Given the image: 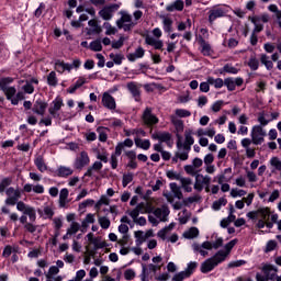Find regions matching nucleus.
<instances>
[{
	"mask_svg": "<svg viewBox=\"0 0 281 281\" xmlns=\"http://www.w3.org/2000/svg\"><path fill=\"white\" fill-rule=\"evenodd\" d=\"M143 122L147 126H153V124H157L159 122V119L153 114V109L146 108L144 113H143Z\"/></svg>",
	"mask_w": 281,
	"mask_h": 281,
	"instance_id": "f8f14e48",
	"label": "nucleus"
},
{
	"mask_svg": "<svg viewBox=\"0 0 281 281\" xmlns=\"http://www.w3.org/2000/svg\"><path fill=\"white\" fill-rule=\"evenodd\" d=\"M111 60H113L114 65H122V60H124V56L122 54H110Z\"/></svg>",
	"mask_w": 281,
	"mask_h": 281,
	"instance_id": "774afa93",
	"label": "nucleus"
},
{
	"mask_svg": "<svg viewBox=\"0 0 281 281\" xmlns=\"http://www.w3.org/2000/svg\"><path fill=\"white\" fill-rule=\"evenodd\" d=\"M221 262H223V257L215 254L213 257L202 262L200 270L202 273H210V271H214V269H216Z\"/></svg>",
	"mask_w": 281,
	"mask_h": 281,
	"instance_id": "20e7f679",
	"label": "nucleus"
},
{
	"mask_svg": "<svg viewBox=\"0 0 281 281\" xmlns=\"http://www.w3.org/2000/svg\"><path fill=\"white\" fill-rule=\"evenodd\" d=\"M16 210L18 212H21L23 215L29 216L31 223H34V221H36V209L26 204L25 202L19 201L16 203Z\"/></svg>",
	"mask_w": 281,
	"mask_h": 281,
	"instance_id": "0eeeda50",
	"label": "nucleus"
},
{
	"mask_svg": "<svg viewBox=\"0 0 281 281\" xmlns=\"http://www.w3.org/2000/svg\"><path fill=\"white\" fill-rule=\"evenodd\" d=\"M154 216L158 218V221L166 223L168 221V216H170V209L167 205H162L154 211Z\"/></svg>",
	"mask_w": 281,
	"mask_h": 281,
	"instance_id": "2eb2a0df",
	"label": "nucleus"
},
{
	"mask_svg": "<svg viewBox=\"0 0 281 281\" xmlns=\"http://www.w3.org/2000/svg\"><path fill=\"white\" fill-rule=\"evenodd\" d=\"M210 183H212V178L210 176H203V173H198L193 188L194 190H196V192H203V188H205L206 192H210Z\"/></svg>",
	"mask_w": 281,
	"mask_h": 281,
	"instance_id": "423d86ee",
	"label": "nucleus"
},
{
	"mask_svg": "<svg viewBox=\"0 0 281 281\" xmlns=\"http://www.w3.org/2000/svg\"><path fill=\"white\" fill-rule=\"evenodd\" d=\"M260 63L261 65H263L266 67V69L268 71H271V69H273V61L271 60V58L269 57V55L267 54H261L260 55Z\"/></svg>",
	"mask_w": 281,
	"mask_h": 281,
	"instance_id": "a19ab883",
	"label": "nucleus"
},
{
	"mask_svg": "<svg viewBox=\"0 0 281 281\" xmlns=\"http://www.w3.org/2000/svg\"><path fill=\"white\" fill-rule=\"evenodd\" d=\"M151 137L153 139H157L159 144H168V142H170V139L172 138V136L168 132L156 133L153 134Z\"/></svg>",
	"mask_w": 281,
	"mask_h": 281,
	"instance_id": "473e14b6",
	"label": "nucleus"
},
{
	"mask_svg": "<svg viewBox=\"0 0 281 281\" xmlns=\"http://www.w3.org/2000/svg\"><path fill=\"white\" fill-rule=\"evenodd\" d=\"M139 214H146V203L142 202L136 205V207L128 212L131 218L139 216Z\"/></svg>",
	"mask_w": 281,
	"mask_h": 281,
	"instance_id": "c756f323",
	"label": "nucleus"
},
{
	"mask_svg": "<svg viewBox=\"0 0 281 281\" xmlns=\"http://www.w3.org/2000/svg\"><path fill=\"white\" fill-rule=\"evenodd\" d=\"M101 104L104 106V109H108V111H115V109H117L115 98H113V95H111L109 92H104L102 94Z\"/></svg>",
	"mask_w": 281,
	"mask_h": 281,
	"instance_id": "9d476101",
	"label": "nucleus"
},
{
	"mask_svg": "<svg viewBox=\"0 0 281 281\" xmlns=\"http://www.w3.org/2000/svg\"><path fill=\"white\" fill-rule=\"evenodd\" d=\"M134 237L136 238V245L137 247H139L140 245H144V243H146V234L144 233V231H136L134 233Z\"/></svg>",
	"mask_w": 281,
	"mask_h": 281,
	"instance_id": "09e8293b",
	"label": "nucleus"
},
{
	"mask_svg": "<svg viewBox=\"0 0 281 281\" xmlns=\"http://www.w3.org/2000/svg\"><path fill=\"white\" fill-rule=\"evenodd\" d=\"M198 43L201 47L200 52L203 56H210L212 54V46L202 36L198 38Z\"/></svg>",
	"mask_w": 281,
	"mask_h": 281,
	"instance_id": "b1692460",
	"label": "nucleus"
},
{
	"mask_svg": "<svg viewBox=\"0 0 281 281\" xmlns=\"http://www.w3.org/2000/svg\"><path fill=\"white\" fill-rule=\"evenodd\" d=\"M9 186H12V178H3L0 181V194H3L5 189L9 188Z\"/></svg>",
	"mask_w": 281,
	"mask_h": 281,
	"instance_id": "052dcab7",
	"label": "nucleus"
},
{
	"mask_svg": "<svg viewBox=\"0 0 281 281\" xmlns=\"http://www.w3.org/2000/svg\"><path fill=\"white\" fill-rule=\"evenodd\" d=\"M98 223L102 229H109L111 227V220L106 216H99Z\"/></svg>",
	"mask_w": 281,
	"mask_h": 281,
	"instance_id": "5fc2aeb1",
	"label": "nucleus"
},
{
	"mask_svg": "<svg viewBox=\"0 0 281 281\" xmlns=\"http://www.w3.org/2000/svg\"><path fill=\"white\" fill-rule=\"evenodd\" d=\"M103 27L105 30L106 36H113L115 34H117V29H115V26L111 25V23H109V22H104Z\"/></svg>",
	"mask_w": 281,
	"mask_h": 281,
	"instance_id": "603ef678",
	"label": "nucleus"
},
{
	"mask_svg": "<svg viewBox=\"0 0 281 281\" xmlns=\"http://www.w3.org/2000/svg\"><path fill=\"white\" fill-rule=\"evenodd\" d=\"M187 278H190V274L187 273L186 270H183V271H180V272L176 273L172 277V281H183V280H187Z\"/></svg>",
	"mask_w": 281,
	"mask_h": 281,
	"instance_id": "e2e57ef3",
	"label": "nucleus"
},
{
	"mask_svg": "<svg viewBox=\"0 0 281 281\" xmlns=\"http://www.w3.org/2000/svg\"><path fill=\"white\" fill-rule=\"evenodd\" d=\"M133 139L131 138H126L125 140L119 143L116 146H115V150H116V155H122V151L125 149V148H133Z\"/></svg>",
	"mask_w": 281,
	"mask_h": 281,
	"instance_id": "2f4dec72",
	"label": "nucleus"
},
{
	"mask_svg": "<svg viewBox=\"0 0 281 281\" xmlns=\"http://www.w3.org/2000/svg\"><path fill=\"white\" fill-rule=\"evenodd\" d=\"M224 86L228 89V91H236V82L234 78L224 79Z\"/></svg>",
	"mask_w": 281,
	"mask_h": 281,
	"instance_id": "0e129e2a",
	"label": "nucleus"
},
{
	"mask_svg": "<svg viewBox=\"0 0 281 281\" xmlns=\"http://www.w3.org/2000/svg\"><path fill=\"white\" fill-rule=\"evenodd\" d=\"M134 143L137 148H142L143 150H148L150 148V139L135 137Z\"/></svg>",
	"mask_w": 281,
	"mask_h": 281,
	"instance_id": "58836bf2",
	"label": "nucleus"
},
{
	"mask_svg": "<svg viewBox=\"0 0 281 281\" xmlns=\"http://www.w3.org/2000/svg\"><path fill=\"white\" fill-rule=\"evenodd\" d=\"M173 229H175V223H170L168 226L160 229L157 233V236H158V238H161V240H166V236H168V234H170V232L173 231Z\"/></svg>",
	"mask_w": 281,
	"mask_h": 281,
	"instance_id": "c03bdc74",
	"label": "nucleus"
},
{
	"mask_svg": "<svg viewBox=\"0 0 281 281\" xmlns=\"http://www.w3.org/2000/svg\"><path fill=\"white\" fill-rule=\"evenodd\" d=\"M250 22L255 25V29L252 31V34H258L265 30V26L260 24V18L259 16H252L250 18Z\"/></svg>",
	"mask_w": 281,
	"mask_h": 281,
	"instance_id": "a18cd8bd",
	"label": "nucleus"
},
{
	"mask_svg": "<svg viewBox=\"0 0 281 281\" xmlns=\"http://www.w3.org/2000/svg\"><path fill=\"white\" fill-rule=\"evenodd\" d=\"M198 236H199V228L196 227H191L183 233V237L189 240H192V238H196Z\"/></svg>",
	"mask_w": 281,
	"mask_h": 281,
	"instance_id": "8fccbe9b",
	"label": "nucleus"
},
{
	"mask_svg": "<svg viewBox=\"0 0 281 281\" xmlns=\"http://www.w3.org/2000/svg\"><path fill=\"white\" fill-rule=\"evenodd\" d=\"M86 229L82 228V224L78 222H71L70 226L67 228V236H74L78 234V232H85Z\"/></svg>",
	"mask_w": 281,
	"mask_h": 281,
	"instance_id": "c85d7f7f",
	"label": "nucleus"
},
{
	"mask_svg": "<svg viewBox=\"0 0 281 281\" xmlns=\"http://www.w3.org/2000/svg\"><path fill=\"white\" fill-rule=\"evenodd\" d=\"M225 16V9L215 7L209 11V22L213 23L216 19Z\"/></svg>",
	"mask_w": 281,
	"mask_h": 281,
	"instance_id": "a211bd4d",
	"label": "nucleus"
},
{
	"mask_svg": "<svg viewBox=\"0 0 281 281\" xmlns=\"http://www.w3.org/2000/svg\"><path fill=\"white\" fill-rule=\"evenodd\" d=\"M193 251H198L201 254L203 257L207 256V251L212 249V243L210 241H204L202 245L199 244H193L192 245Z\"/></svg>",
	"mask_w": 281,
	"mask_h": 281,
	"instance_id": "f3484780",
	"label": "nucleus"
},
{
	"mask_svg": "<svg viewBox=\"0 0 281 281\" xmlns=\"http://www.w3.org/2000/svg\"><path fill=\"white\" fill-rule=\"evenodd\" d=\"M69 190L64 188L59 193V207H67V203H69Z\"/></svg>",
	"mask_w": 281,
	"mask_h": 281,
	"instance_id": "72a5a7b5",
	"label": "nucleus"
},
{
	"mask_svg": "<svg viewBox=\"0 0 281 281\" xmlns=\"http://www.w3.org/2000/svg\"><path fill=\"white\" fill-rule=\"evenodd\" d=\"M97 159H99V161H103V164H109V153H106V150L102 149H98L97 150Z\"/></svg>",
	"mask_w": 281,
	"mask_h": 281,
	"instance_id": "13d9d810",
	"label": "nucleus"
},
{
	"mask_svg": "<svg viewBox=\"0 0 281 281\" xmlns=\"http://www.w3.org/2000/svg\"><path fill=\"white\" fill-rule=\"evenodd\" d=\"M34 164L40 172H45L47 170V164H45V159L43 158V156H36L34 159Z\"/></svg>",
	"mask_w": 281,
	"mask_h": 281,
	"instance_id": "ea45409f",
	"label": "nucleus"
},
{
	"mask_svg": "<svg viewBox=\"0 0 281 281\" xmlns=\"http://www.w3.org/2000/svg\"><path fill=\"white\" fill-rule=\"evenodd\" d=\"M102 168H103V165H102V161H94L93 164H92V166H90L88 169H87V171H86V173H85V177H95V175L98 173V172H100V170H102Z\"/></svg>",
	"mask_w": 281,
	"mask_h": 281,
	"instance_id": "412c9836",
	"label": "nucleus"
},
{
	"mask_svg": "<svg viewBox=\"0 0 281 281\" xmlns=\"http://www.w3.org/2000/svg\"><path fill=\"white\" fill-rule=\"evenodd\" d=\"M23 190L27 193L30 192H35V194H43V192H45V187H43V184H31V183H26L23 187Z\"/></svg>",
	"mask_w": 281,
	"mask_h": 281,
	"instance_id": "393cba45",
	"label": "nucleus"
},
{
	"mask_svg": "<svg viewBox=\"0 0 281 281\" xmlns=\"http://www.w3.org/2000/svg\"><path fill=\"white\" fill-rule=\"evenodd\" d=\"M247 66L251 71H258L260 67V59L256 57V55H251L250 58L247 61Z\"/></svg>",
	"mask_w": 281,
	"mask_h": 281,
	"instance_id": "4c0bfd02",
	"label": "nucleus"
},
{
	"mask_svg": "<svg viewBox=\"0 0 281 281\" xmlns=\"http://www.w3.org/2000/svg\"><path fill=\"white\" fill-rule=\"evenodd\" d=\"M218 184L229 183L232 181V167L224 169L220 175L214 178Z\"/></svg>",
	"mask_w": 281,
	"mask_h": 281,
	"instance_id": "ddd939ff",
	"label": "nucleus"
},
{
	"mask_svg": "<svg viewBox=\"0 0 281 281\" xmlns=\"http://www.w3.org/2000/svg\"><path fill=\"white\" fill-rule=\"evenodd\" d=\"M135 25H137V22L133 20V15L126 11H121V18L116 21V27L124 32H131Z\"/></svg>",
	"mask_w": 281,
	"mask_h": 281,
	"instance_id": "7ed1b4c3",
	"label": "nucleus"
},
{
	"mask_svg": "<svg viewBox=\"0 0 281 281\" xmlns=\"http://www.w3.org/2000/svg\"><path fill=\"white\" fill-rule=\"evenodd\" d=\"M250 137L255 146H260L265 143L267 131L262 128V125H254L250 132Z\"/></svg>",
	"mask_w": 281,
	"mask_h": 281,
	"instance_id": "39448f33",
	"label": "nucleus"
},
{
	"mask_svg": "<svg viewBox=\"0 0 281 281\" xmlns=\"http://www.w3.org/2000/svg\"><path fill=\"white\" fill-rule=\"evenodd\" d=\"M55 69L58 71V74H65V71H71V69H74V65L57 59L55 61Z\"/></svg>",
	"mask_w": 281,
	"mask_h": 281,
	"instance_id": "5701e85b",
	"label": "nucleus"
},
{
	"mask_svg": "<svg viewBox=\"0 0 281 281\" xmlns=\"http://www.w3.org/2000/svg\"><path fill=\"white\" fill-rule=\"evenodd\" d=\"M5 194L8 196L4 201L5 205H16L19 203V199H21V191L12 187L5 190Z\"/></svg>",
	"mask_w": 281,
	"mask_h": 281,
	"instance_id": "1a4fd4ad",
	"label": "nucleus"
},
{
	"mask_svg": "<svg viewBox=\"0 0 281 281\" xmlns=\"http://www.w3.org/2000/svg\"><path fill=\"white\" fill-rule=\"evenodd\" d=\"M151 262L148 266L149 271H151V273H156L157 271H161V267H164V258H161V256H156L153 257Z\"/></svg>",
	"mask_w": 281,
	"mask_h": 281,
	"instance_id": "aec40b11",
	"label": "nucleus"
},
{
	"mask_svg": "<svg viewBox=\"0 0 281 281\" xmlns=\"http://www.w3.org/2000/svg\"><path fill=\"white\" fill-rule=\"evenodd\" d=\"M184 172L190 175V177H196L199 175V170H196L193 165H186Z\"/></svg>",
	"mask_w": 281,
	"mask_h": 281,
	"instance_id": "69168bd1",
	"label": "nucleus"
},
{
	"mask_svg": "<svg viewBox=\"0 0 281 281\" xmlns=\"http://www.w3.org/2000/svg\"><path fill=\"white\" fill-rule=\"evenodd\" d=\"M47 103H45L43 100H37L33 105V113H36V115H45Z\"/></svg>",
	"mask_w": 281,
	"mask_h": 281,
	"instance_id": "a878e982",
	"label": "nucleus"
},
{
	"mask_svg": "<svg viewBox=\"0 0 281 281\" xmlns=\"http://www.w3.org/2000/svg\"><path fill=\"white\" fill-rule=\"evenodd\" d=\"M117 10H120V4H108L99 11V16L103 19V21H111Z\"/></svg>",
	"mask_w": 281,
	"mask_h": 281,
	"instance_id": "6e6552de",
	"label": "nucleus"
},
{
	"mask_svg": "<svg viewBox=\"0 0 281 281\" xmlns=\"http://www.w3.org/2000/svg\"><path fill=\"white\" fill-rule=\"evenodd\" d=\"M162 29H164V32H166L167 34H170V32H172V19L164 18Z\"/></svg>",
	"mask_w": 281,
	"mask_h": 281,
	"instance_id": "4d7b16f0",
	"label": "nucleus"
},
{
	"mask_svg": "<svg viewBox=\"0 0 281 281\" xmlns=\"http://www.w3.org/2000/svg\"><path fill=\"white\" fill-rule=\"evenodd\" d=\"M89 27L91 29H86L88 36H91V34H100L102 30L100 29V25H98V21L95 20H90L88 22Z\"/></svg>",
	"mask_w": 281,
	"mask_h": 281,
	"instance_id": "e433bc0d",
	"label": "nucleus"
},
{
	"mask_svg": "<svg viewBox=\"0 0 281 281\" xmlns=\"http://www.w3.org/2000/svg\"><path fill=\"white\" fill-rule=\"evenodd\" d=\"M146 50H144L142 47H138L134 53L127 55V60H130V63H135L137 58H144Z\"/></svg>",
	"mask_w": 281,
	"mask_h": 281,
	"instance_id": "c9c22d12",
	"label": "nucleus"
},
{
	"mask_svg": "<svg viewBox=\"0 0 281 281\" xmlns=\"http://www.w3.org/2000/svg\"><path fill=\"white\" fill-rule=\"evenodd\" d=\"M127 89H128L130 93L133 95L135 102H139L140 95H142V90H140L142 86H139L135 81H131L127 83Z\"/></svg>",
	"mask_w": 281,
	"mask_h": 281,
	"instance_id": "4468645a",
	"label": "nucleus"
},
{
	"mask_svg": "<svg viewBox=\"0 0 281 281\" xmlns=\"http://www.w3.org/2000/svg\"><path fill=\"white\" fill-rule=\"evenodd\" d=\"M257 216H259L260 221H269L273 214H271V209L260 207L257 210Z\"/></svg>",
	"mask_w": 281,
	"mask_h": 281,
	"instance_id": "f704fd0d",
	"label": "nucleus"
},
{
	"mask_svg": "<svg viewBox=\"0 0 281 281\" xmlns=\"http://www.w3.org/2000/svg\"><path fill=\"white\" fill-rule=\"evenodd\" d=\"M89 164H91L89 154L87 151H81L76 158L74 167L76 168V170H82V168H86V166H89Z\"/></svg>",
	"mask_w": 281,
	"mask_h": 281,
	"instance_id": "9b49d317",
	"label": "nucleus"
},
{
	"mask_svg": "<svg viewBox=\"0 0 281 281\" xmlns=\"http://www.w3.org/2000/svg\"><path fill=\"white\" fill-rule=\"evenodd\" d=\"M145 43L147 45H150L151 47H154V49H162L164 48V41L157 40L153 36H147L145 38Z\"/></svg>",
	"mask_w": 281,
	"mask_h": 281,
	"instance_id": "7c9ffc66",
	"label": "nucleus"
},
{
	"mask_svg": "<svg viewBox=\"0 0 281 281\" xmlns=\"http://www.w3.org/2000/svg\"><path fill=\"white\" fill-rule=\"evenodd\" d=\"M44 218H53L54 217V207L52 205L45 204L43 209V214Z\"/></svg>",
	"mask_w": 281,
	"mask_h": 281,
	"instance_id": "bf43d9fd",
	"label": "nucleus"
},
{
	"mask_svg": "<svg viewBox=\"0 0 281 281\" xmlns=\"http://www.w3.org/2000/svg\"><path fill=\"white\" fill-rule=\"evenodd\" d=\"M181 148H183L184 153L189 155L190 150H192V145H188V143H183V140H181V137H178L177 149L181 150Z\"/></svg>",
	"mask_w": 281,
	"mask_h": 281,
	"instance_id": "864d4df0",
	"label": "nucleus"
},
{
	"mask_svg": "<svg viewBox=\"0 0 281 281\" xmlns=\"http://www.w3.org/2000/svg\"><path fill=\"white\" fill-rule=\"evenodd\" d=\"M237 244H238V239L231 240L224 246V250L217 251L216 255L221 256L223 258V262H225V260L227 259V256L232 254V249H234V247H236Z\"/></svg>",
	"mask_w": 281,
	"mask_h": 281,
	"instance_id": "dca6fc26",
	"label": "nucleus"
},
{
	"mask_svg": "<svg viewBox=\"0 0 281 281\" xmlns=\"http://www.w3.org/2000/svg\"><path fill=\"white\" fill-rule=\"evenodd\" d=\"M181 183V188L184 192H192V178H183L179 180Z\"/></svg>",
	"mask_w": 281,
	"mask_h": 281,
	"instance_id": "de8ad7c7",
	"label": "nucleus"
},
{
	"mask_svg": "<svg viewBox=\"0 0 281 281\" xmlns=\"http://www.w3.org/2000/svg\"><path fill=\"white\" fill-rule=\"evenodd\" d=\"M93 223H95V214L88 213L81 222V227L82 229H87L89 225H93Z\"/></svg>",
	"mask_w": 281,
	"mask_h": 281,
	"instance_id": "37998d69",
	"label": "nucleus"
},
{
	"mask_svg": "<svg viewBox=\"0 0 281 281\" xmlns=\"http://www.w3.org/2000/svg\"><path fill=\"white\" fill-rule=\"evenodd\" d=\"M153 148L156 153H160L164 161H170V157H172V155L169 151L164 150V144L161 143L154 144Z\"/></svg>",
	"mask_w": 281,
	"mask_h": 281,
	"instance_id": "bb28decb",
	"label": "nucleus"
},
{
	"mask_svg": "<svg viewBox=\"0 0 281 281\" xmlns=\"http://www.w3.org/2000/svg\"><path fill=\"white\" fill-rule=\"evenodd\" d=\"M170 191L164 192L165 199L172 205L173 210H181L183 207V203L175 202V199L181 201L183 199V192L181 191V187H178L177 182H171L169 184Z\"/></svg>",
	"mask_w": 281,
	"mask_h": 281,
	"instance_id": "f03ea898",
	"label": "nucleus"
},
{
	"mask_svg": "<svg viewBox=\"0 0 281 281\" xmlns=\"http://www.w3.org/2000/svg\"><path fill=\"white\" fill-rule=\"evenodd\" d=\"M12 82H14V78L12 77L0 78V91L4 93L7 100H9L13 106H18L21 100H25V93H23V91L16 92V87L11 86Z\"/></svg>",
	"mask_w": 281,
	"mask_h": 281,
	"instance_id": "f257e3e1",
	"label": "nucleus"
},
{
	"mask_svg": "<svg viewBox=\"0 0 281 281\" xmlns=\"http://www.w3.org/2000/svg\"><path fill=\"white\" fill-rule=\"evenodd\" d=\"M47 85L48 87H58V77L56 76V71H50L48 74Z\"/></svg>",
	"mask_w": 281,
	"mask_h": 281,
	"instance_id": "3c124183",
	"label": "nucleus"
},
{
	"mask_svg": "<svg viewBox=\"0 0 281 281\" xmlns=\"http://www.w3.org/2000/svg\"><path fill=\"white\" fill-rule=\"evenodd\" d=\"M186 3L183 0H176L166 7L167 12H183Z\"/></svg>",
	"mask_w": 281,
	"mask_h": 281,
	"instance_id": "4be33fe9",
	"label": "nucleus"
},
{
	"mask_svg": "<svg viewBox=\"0 0 281 281\" xmlns=\"http://www.w3.org/2000/svg\"><path fill=\"white\" fill-rule=\"evenodd\" d=\"M207 82L209 85H212L215 89H223V87L225 86V81H223L222 78L215 79L213 77H209Z\"/></svg>",
	"mask_w": 281,
	"mask_h": 281,
	"instance_id": "49530a36",
	"label": "nucleus"
},
{
	"mask_svg": "<svg viewBox=\"0 0 281 281\" xmlns=\"http://www.w3.org/2000/svg\"><path fill=\"white\" fill-rule=\"evenodd\" d=\"M225 205H227V199L220 198L213 202L212 209L215 210V212H218V210H221V207H225Z\"/></svg>",
	"mask_w": 281,
	"mask_h": 281,
	"instance_id": "6e6d98bb",
	"label": "nucleus"
},
{
	"mask_svg": "<svg viewBox=\"0 0 281 281\" xmlns=\"http://www.w3.org/2000/svg\"><path fill=\"white\" fill-rule=\"evenodd\" d=\"M223 45L229 47V49H234L235 47H238V40L231 37L228 41L225 40Z\"/></svg>",
	"mask_w": 281,
	"mask_h": 281,
	"instance_id": "338daca9",
	"label": "nucleus"
},
{
	"mask_svg": "<svg viewBox=\"0 0 281 281\" xmlns=\"http://www.w3.org/2000/svg\"><path fill=\"white\" fill-rule=\"evenodd\" d=\"M111 200L106 195H101L99 201L95 203V210H100L102 205H109Z\"/></svg>",
	"mask_w": 281,
	"mask_h": 281,
	"instance_id": "680f3d73",
	"label": "nucleus"
},
{
	"mask_svg": "<svg viewBox=\"0 0 281 281\" xmlns=\"http://www.w3.org/2000/svg\"><path fill=\"white\" fill-rule=\"evenodd\" d=\"M262 271H263V276H266L267 280H273V278H276V276L278 273V267L270 265V263H266L262 267Z\"/></svg>",
	"mask_w": 281,
	"mask_h": 281,
	"instance_id": "6ab92c4d",
	"label": "nucleus"
},
{
	"mask_svg": "<svg viewBox=\"0 0 281 281\" xmlns=\"http://www.w3.org/2000/svg\"><path fill=\"white\" fill-rule=\"evenodd\" d=\"M52 106L48 109V113L50 115H56V113H58V111H60V109H63V99L57 97L53 102H52Z\"/></svg>",
	"mask_w": 281,
	"mask_h": 281,
	"instance_id": "cd10ccee",
	"label": "nucleus"
},
{
	"mask_svg": "<svg viewBox=\"0 0 281 281\" xmlns=\"http://www.w3.org/2000/svg\"><path fill=\"white\" fill-rule=\"evenodd\" d=\"M71 175H74V169H71V167H65V166H60L57 168V177H71Z\"/></svg>",
	"mask_w": 281,
	"mask_h": 281,
	"instance_id": "79ce46f5",
	"label": "nucleus"
}]
</instances>
